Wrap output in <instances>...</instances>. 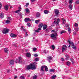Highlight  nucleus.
<instances>
[{
    "instance_id": "obj_1",
    "label": "nucleus",
    "mask_w": 79,
    "mask_h": 79,
    "mask_svg": "<svg viewBox=\"0 0 79 79\" xmlns=\"http://www.w3.org/2000/svg\"><path fill=\"white\" fill-rule=\"evenodd\" d=\"M36 67L34 64H31L29 65H27L25 67V70H29V69H35Z\"/></svg>"
},
{
    "instance_id": "obj_2",
    "label": "nucleus",
    "mask_w": 79,
    "mask_h": 79,
    "mask_svg": "<svg viewBox=\"0 0 79 79\" xmlns=\"http://www.w3.org/2000/svg\"><path fill=\"white\" fill-rule=\"evenodd\" d=\"M57 36H58V34L56 33L55 34H52L51 35V39H52L53 40H56V37Z\"/></svg>"
},
{
    "instance_id": "obj_3",
    "label": "nucleus",
    "mask_w": 79,
    "mask_h": 79,
    "mask_svg": "<svg viewBox=\"0 0 79 79\" xmlns=\"http://www.w3.org/2000/svg\"><path fill=\"white\" fill-rule=\"evenodd\" d=\"M15 62L16 63H20L21 64L22 62V58L21 57H19V60L18 59H16L15 60Z\"/></svg>"
},
{
    "instance_id": "obj_4",
    "label": "nucleus",
    "mask_w": 79,
    "mask_h": 79,
    "mask_svg": "<svg viewBox=\"0 0 79 79\" xmlns=\"http://www.w3.org/2000/svg\"><path fill=\"white\" fill-rule=\"evenodd\" d=\"M10 31V29L6 28H4L2 30V33L3 34H7Z\"/></svg>"
},
{
    "instance_id": "obj_5",
    "label": "nucleus",
    "mask_w": 79,
    "mask_h": 79,
    "mask_svg": "<svg viewBox=\"0 0 79 79\" xmlns=\"http://www.w3.org/2000/svg\"><path fill=\"white\" fill-rule=\"evenodd\" d=\"M54 20L55 21L54 22V23H55L56 26H58V24H59V23H60V19H58L56 20V19H55Z\"/></svg>"
},
{
    "instance_id": "obj_6",
    "label": "nucleus",
    "mask_w": 79,
    "mask_h": 79,
    "mask_svg": "<svg viewBox=\"0 0 79 79\" xmlns=\"http://www.w3.org/2000/svg\"><path fill=\"white\" fill-rule=\"evenodd\" d=\"M67 49V47L66 45H64L62 47V52H65L66 51V49Z\"/></svg>"
},
{
    "instance_id": "obj_7",
    "label": "nucleus",
    "mask_w": 79,
    "mask_h": 79,
    "mask_svg": "<svg viewBox=\"0 0 79 79\" xmlns=\"http://www.w3.org/2000/svg\"><path fill=\"white\" fill-rule=\"evenodd\" d=\"M10 37H12L13 38H15V37H16V35L13 34L12 33H11L10 34Z\"/></svg>"
},
{
    "instance_id": "obj_8",
    "label": "nucleus",
    "mask_w": 79,
    "mask_h": 79,
    "mask_svg": "<svg viewBox=\"0 0 79 79\" xmlns=\"http://www.w3.org/2000/svg\"><path fill=\"white\" fill-rule=\"evenodd\" d=\"M54 11L55 12V14L56 15H58V14L59 13V10H58L57 9H55L54 10Z\"/></svg>"
},
{
    "instance_id": "obj_9",
    "label": "nucleus",
    "mask_w": 79,
    "mask_h": 79,
    "mask_svg": "<svg viewBox=\"0 0 79 79\" xmlns=\"http://www.w3.org/2000/svg\"><path fill=\"white\" fill-rule=\"evenodd\" d=\"M62 24H64L66 23V19L64 18L62 19Z\"/></svg>"
},
{
    "instance_id": "obj_10",
    "label": "nucleus",
    "mask_w": 79,
    "mask_h": 79,
    "mask_svg": "<svg viewBox=\"0 0 79 79\" xmlns=\"http://www.w3.org/2000/svg\"><path fill=\"white\" fill-rule=\"evenodd\" d=\"M21 7H19L18 8L19 10H17L15 12V13H19V12H20V11H21Z\"/></svg>"
},
{
    "instance_id": "obj_11",
    "label": "nucleus",
    "mask_w": 79,
    "mask_h": 79,
    "mask_svg": "<svg viewBox=\"0 0 79 79\" xmlns=\"http://www.w3.org/2000/svg\"><path fill=\"white\" fill-rule=\"evenodd\" d=\"M48 60L49 61V62H50V60H52V57L51 56H49L47 58Z\"/></svg>"
},
{
    "instance_id": "obj_12",
    "label": "nucleus",
    "mask_w": 79,
    "mask_h": 79,
    "mask_svg": "<svg viewBox=\"0 0 79 79\" xmlns=\"http://www.w3.org/2000/svg\"><path fill=\"white\" fill-rule=\"evenodd\" d=\"M31 20L29 18H26L25 19V22H28V21H31Z\"/></svg>"
},
{
    "instance_id": "obj_13",
    "label": "nucleus",
    "mask_w": 79,
    "mask_h": 79,
    "mask_svg": "<svg viewBox=\"0 0 79 79\" xmlns=\"http://www.w3.org/2000/svg\"><path fill=\"white\" fill-rule=\"evenodd\" d=\"M71 44L72 45V48H73V49H74V50H76V47L74 46V43H71Z\"/></svg>"
},
{
    "instance_id": "obj_14",
    "label": "nucleus",
    "mask_w": 79,
    "mask_h": 79,
    "mask_svg": "<svg viewBox=\"0 0 79 79\" xmlns=\"http://www.w3.org/2000/svg\"><path fill=\"white\" fill-rule=\"evenodd\" d=\"M50 48L52 50H54L55 49V46H54V45H52L51 46Z\"/></svg>"
},
{
    "instance_id": "obj_15",
    "label": "nucleus",
    "mask_w": 79,
    "mask_h": 79,
    "mask_svg": "<svg viewBox=\"0 0 79 79\" xmlns=\"http://www.w3.org/2000/svg\"><path fill=\"white\" fill-rule=\"evenodd\" d=\"M4 52L5 53H8V49L7 48H4Z\"/></svg>"
},
{
    "instance_id": "obj_16",
    "label": "nucleus",
    "mask_w": 79,
    "mask_h": 79,
    "mask_svg": "<svg viewBox=\"0 0 79 79\" xmlns=\"http://www.w3.org/2000/svg\"><path fill=\"white\" fill-rule=\"evenodd\" d=\"M5 9L6 11H7L8 10V6L6 5L5 6Z\"/></svg>"
},
{
    "instance_id": "obj_17",
    "label": "nucleus",
    "mask_w": 79,
    "mask_h": 79,
    "mask_svg": "<svg viewBox=\"0 0 79 79\" xmlns=\"http://www.w3.org/2000/svg\"><path fill=\"white\" fill-rule=\"evenodd\" d=\"M26 55L27 56V57H30L31 56V54L29 52H27L26 54Z\"/></svg>"
},
{
    "instance_id": "obj_18",
    "label": "nucleus",
    "mask_w": 79,
    "mask_h": 79,
    "mask_svg": "<svg viewBox=\"0 0 79 79\" xmlns=\"http://www.w3.org/2000/svg\"><path fill=\"white\" fill-rule=\"evenodd\" d=\"M26 12L28 14L29 13V9L28 8H26L25 9Z\"/></svg>"
},
{
    "instance_id": "obj_19",
    "label": "nucleus",
    "mask_w": 79,
    "mask_h": 79,
    "mask_svg": "<svg viewBox=\"0 0 79 79\" xmlns=\"http://www.w3.org/2000/svg\"><path fill=\"white\" fill-rule=\"evenodd\" d=\"M47 27V26L46 25H44L43 26V29L44 30H45V29H46Z\"/></svg>"
},
{
    "instance_id": "obj_20",
    "label": "nucleus",
    "mask_w": 79,
    "mask_h": 79,
    "mask_svg": "<svg viewBox=\"0 0 79 79\" xmlns=\"http://www.w3.org/2000/svg\"><path fill=\"white\" fill-rule=\"evenodd\" d=\"M4 16H3V13H1L0 14V18H4Z\"/></svg>"
},
{
    "instance_id": "obj_21",
    "label": "nucleus",
    "mask_w": 79,
    "mask_h": 79,
    "mask_svg": "<svg viewBox=\"0 0 79 79\" xmlns=\"http://www.w3.org/2000/svg\"><path fill=\"white\" fill-rule=\"evenodd\" d=\"M68 42L69 44V48L70 47H71V43H73V42H71V41L69 40H68Z\"/></svg>"
},
{
    "instance_id": "obj_22",
    "label": "nucleus",
    "mask_w": 79,
    "mask_h": 79,
    "mask_svg": "<svg viewBox=\"0 0 79 79\" xmlns=\"http://www.w3.org/2000/svg\"><path fill=\"white\" fill-rule=\"evenodd\" d=\"M69 8L70 10H73V5L71 4L69 5Z\"/></svg>"
},
{
    "instance_id": "obj_23",
    "label": "nucleus",
    "mask_w": 79,
    "mask_h": 79,
    "mask_svg": "<svg viewBox=\"0 0 79 79\" xmlns=\"http://www.w3.org/2000/svg\"><path fill=\"white\" fill-rule=\"evenodd\" d=\"M44 68L45 69V70L46 71H48V69L47 66L44 65Z\"/></svg>"
},
{
    "instance_id": "obj_24",
    "label": "nucleus",
    "mask_w": 79,
    "mask_h": 79,
    "mask_svg": "<svg viewBox=\"0 0 79 79\" xmlns=\"http://www.w3.org/2000/svg\"><path fill=\"white\" fill-rule=\"evenodd\" d=\"M14 62L13 60H10V64H14Z\"/></svg>"
},
{
    "instance_id": "obj_25",
    "label": "nucleus",
    "mask_w": 79,
    "mask_h": 79,
    "mask_svg": "<svg viewBox=\"0 0 79 79\" xmlns=\"http://www.w3.org/2000/svg\"><path fill=\"white\" fill-rule=\"evenodd\" d=\"M68 31L69 33V34H71V28H69L68 29Z\"/></svg>"
},
{
    "instance_id": "obj_26",
    "label": "nucleus",
    "mask_w": 79,
    "mask_h": 79,
    "mask_svg": "<svg viewBox=\"0 0 79 79\" xmlns=\"http://www.w3.org/2000/svg\"><path fill=\"white\" fill-rule=\"evenodd\" d=\"M55 69H51L50 70V72H52V73H54L55 72Z\"/></svg>"
},
{
    "instance_id": "obj_27",
    "label": "nucleus",
    "mask_w": 79,
    "mask_h": 79,
    "mask_svg": "<svg viewBox=\"0 0 79 79\" xmlns=\"http://www.w3.org/2000/svg\"><path fill=\"white\" fill-rule=\"evenodd\" d=\"M44 13L45 14H48V13H49V11H48V10H44Z\"/></svg>"
},
{
    "instance_id": "obj_28",
    "label": "nucleus",
    "mask_w": 79,
    "mask_h": 79,
    "mask_svg": "<svg viewBox=\"0 0 79 79\" xmlns=\"http://www.w3.org/2000/svg\"><path fill=\"white\" fill-rule=\"evenodd\" d=\"M36 17L37 18L39 17L40 15V13L38 12L36 13Z\"/></svg>"
},
{
    "instance_id": "obj_29",
    "label": "nucleus",
    "mask_w": 79,
    "mask_h": 79,
    "mask_svg": "<svg viewBox=\"0 0 79 79\" xmlns=\"http://www.w3.org/2000/svg\"><path fill=\"white\" fill-rule=\"evenodd\" d=\"M44 65H43L41 67V69L42 71L44 72Z\"/></svg>"
},
{
    "instance_id": "obj_30",
    "label": "nucleus",
    "mask_w": 79,
    "mask_h": 79,
    "mask_svg": "<svg viewBox=\"0 0 79 79\" xmlns=\"http://www.w3.org/2000/svg\"><path fill=\"white\" fill-rule=\"evenodd\" d=\"M37 49L36 48H33V50L34 52H36L37 51Z\"/></svg>"
},
{
    "instance_id": "obj_31",
    "label": "nucleus",
    "mask_w": 79,
    "mask_h": 79,
    "mask_svg": "<svg viewBox=\"0 0 79 79\" xmlns=\"http://www.w3.org/2000/svg\"><path fill=\"white\" fill-rule=\"evenodd\" d=\"M69 4H71L73 3V0H69Z\"/></svg>"
},
{
    "instance_id": "obj_32",
    "label": "nucleus",
    "mask_w": 79,
    "mask_h": 79,
    "mask_svg": "<svg viewBox=\"0 0 79 79\" xmlns=\"http://www.w3.org/2000/svg\"><path fill=\"white\" fill-rule=\"evenodd\" d=\"M40 30H41V28H39L37 30L35 31V32H39L40 31Z\"/></svg>"
},
{
    "instance_id": "obj_33",
    "label": "nucleus",
    "mask_w": 79,
    "mask_h": 79,
    "mask_svg": "<svg viewBox=\"0 0 79 79\" xmlns=\"http://www.w3.org/2000/svg\"><path fill=\"white\" fill-rule=\"evenodd\" d=\"M10 23V20H6V24H9Z\"/></svg>"
},
{
    "instance_id": "obj_34",
    "label": "nucleus",
    "mask_w": 79,
    "mask_h": 79,
    "mask_svg": "<svg viewBox=\"0 0 79 79\" xmlns=\"http://www.w3.org/2000/svg\"><path fill=\"white\" fill-rule=\"evenodd\" d=\"M64 33H66V31H62L60 32V34H64Z\"/></svg>"
},
{
    "instance_id": "obj_35",
    "label": "nucleus",
    "mask_w": 79,
    "mask_h": 79,
    "mask_svg": "<svg viewBox=\"0 0 79 79\" xmlns=\"http://www.w3.org/2000/svg\"><path fill=\"white\" fill-rule=\"evenodd\" d=\"M39 21H40L39 20H37L35 21V22L36 23V24H38L39 23Z\"/></svg>"
},
{
    "instance_id": "obj_36",
    "label": "nucleus",
    "mask_w": 79,
    "mask_h": 79,
    "mask_svg": "<svg viewBox=\"0 0 79 79\" xmlns=\"http://www.w3.org/2000/svg\"><path fill=\"white\" fill-rule=\"evenodd\" d=\"M65 56L66 57V59H65V60H68V59L69 58V56H68V55H65Z\"/></svg>"
},
{
    "instance_id": "obj_37",
    "label": "nucleus",
    "mask_w": 79,
    "mask_h": 79,
    "mask_svg": "<svg viewBox=\"0 0 79 79\" xmlns=\"http://www.w3.org/2000/svg\"><path fill=\"white\" fill-rule=\"evenodd\" d=\"M56 75H53L52 77V79H55V78H56Z\"/></svg>"
},
{
    "instance_id": "obj_38",
    "label": "nucleus",
    "mask_w": 79,
    "mask_h": 79,
    "mask_svg": "<svg viewBox=\"0 0 79 79\" xmlns=\"http://www.w3.org/2000/svg\"><path fill=\"white\" fill-rule=\"evenodd\" d=\"M42 26H43V24L40 23V24L39 27H42Z\"/></svg>"
},
{
    "instance_id": "obj_39",
    "label": "nucleus",
    "mask_w": 79,
    "mask_h": 79,
    "mask_svg": "<svg viewBox=\"0 0 79 79\" xmlns=\"http://www.w3.org/2000/svg\"><path fill=\"white\" fill-rule=\"evenodd\" d=\"M66 64L68 66H69V65H70L71 64V63H70V62H67Z\"/></svg>"
},
{
    "instance_id": "obj_40",
    "label": "nucleus",
    "mask_w": 79,
    "mask_h": 79,
    "mask_svg": "<svg viewBox=\"0 0 79 79\" xmlns=\"http://www.w3.org/2000/svg\"><path fill=\"white\" fill-rule=\"evenodd\" d=\"M20 79H25V77H24V76H21L20 77Z\"/></svg>"
},
{
    "instance_id": "obj_41",
    "label": "nucleus",
    "mask_w": 79,
    "mask_h": 79,
    "mask_svg": "<svg viewBox=\"0 0 79 79\" xmlns=\"http://www.w3.org/2000/svg\"><path fill=\"white\" fill-rule=\"evenodd\" d=\"M37 76L35 75L33 76V79H37Z\"/></svg>"
},
{
    "instance_id": "obj_42",
    "label": "nucleus",
    "mask_w": 79,
    "mask_h": 79,
    "mask_svg": "<svg viewBox=\"0 0 79 79\" xmlns=\"http://www.w3.org/2000/svg\"><path fill=\"white\" fill-rule=\"evenodd\" d=\"M35 60L36 61H38L39 60V59L38 58H36L35 59Z\"/></svg>"
},
{
    "instance_id": "obj_43",
    "label": "nucleus",
    "mask_w": 79,
    "mask_h": 79,
    "mask_svg": "<svg viewBox=\"0 0 79 79\" xmlns=\"http://www.w3.org/2000/svg\"><path fill=\"white\" fill-rule=\"evenodd\" d=\"M71 61L73 63H74V60L73 59H70Z\"/></svg>"
},
{
    "instance_id": "obj_44",
    "label": "nucleus",
    "mask_w": 79,
    "mask_h": 79,
    "mask_svg": "<svg viewBox=\"0 0 79 79\" xmlns=\"http://www.w3.org/2000/svg\"><path fill=\"white\" fill-rule=\"evenodd\" d=\"M7 19H8L9 20V21H11L12 19H11V18L10 17H8L7 18Z\"/></svg>"
},
{
    "instance_id": "obj_45",
    "label": "nucleus",
    "mask_w": 79,
    "mask_h": 79,
    "mask_svg": "<svg viewBox=\"0 0 79 79\" xmlns=\"http://www.w3.org/2000/svg\"><path fill=\"white\" fill-rule=\"evenodd\" d=\"M74 26L75 27H78V24H77V23H75L74 24Z\"/></svg>"
},
{
    "instance_id": "obj_46",
    "label": "nucleus",
    "mask_w": 79,
    "mask_h": 79,
    "mask_svg": "<svg viewBox=\"0 0 79 79\" xmlns=\"http://www.w3.org/2000/svg\"><path fill=\"white\" fill-rule=\"evenodd\" d=\"M25 35V37H27V36H28V34H27V33L26 32Z\"/></svg>"
},
{
    "instance_id": "obj_47",
    "label": "nucleus",
    "mask_w": 79,
    "mask_h": 79,
    "mask_svg": "<svg viewBox=\"0 0 79 79\" xmlns=\"http://www.w3.org/2000/svg\"><path fill=\"white\" fill-rule=\"evenodd\" d=\"M7 72L8 73H10V70L9 69H7Z\"/></svg>"
},
{
    "instance_id": "obj_48",
    "label": "nucleus",
    "mask_w": 79,
    "mask_h": 79,
    "mask_svg": "<svg viewBox=\"0 0 79 79\" xmlns=\"http://www.w3.org/2000/svg\"><path fill=\"white\" fill-rule=\"evenodd\" d=\"M2 3L0 2V9H1V8H2Z\"/></svg>"
},
{
    "instance_id": "obj_49",
    "label": "nucleus",
    "mask_w": 79,
    "mask_h": 79,
    "mask_svg": "<svg viewBox=\"0 0 79 79\" xmlns=\"http://www.w3.org/2000/svg\"><path fill=\"white\" fill-rule=\"evenodd\" d=\"M29 5V3H27L25 5V6H26L27 7L28 6V5Z\"/></svg>"
},
{
    "instance_id": "obj_50",
    "label": "nucleus",
    "mask_w": 79,
    "mask_h": 79,
    "mask_svg": "<svg viewBox=\"0 0 79 79\" xmlns=\"http://www.w3.org/2000/svg\"><path fill=\"white\" fill-rule=\"evenodd\" d=\"M21 28L22 30H23V29H24L23 27V26H22L21 27Z\"/></svg>"
},
{
    "instance_id": "obj_51",
    "label": "nucleus",
    "mask_w": 79,
    "mask_h": 79,
    "mask_svg": "<svg viewBox=\"0 0 79 79\" xmlns=\"http://www.w3.org/2000/svg\"><path fill=\"white\" fill-rule=\"evenodd\" d=\"M30 25H31V24H30V23H28L27 24V26H28L29 27V26H30Z\"/></svg>"
},
{
    "instance_id": "obj_52",
    "label": "nucleus",
    "mask_w": 79,
    "mask_h": 79,
    "mask_svg": "<svg viewBox=\"0 0 79 79\" xmlns=\"http://www.w3.org/2000/svg\"><path fill=\"white\" fill-rule=\"evenodd\" d=\"M19 15L21 17V16H22V13H20L19 14Z\"/></svg>"
},
{
    "instance_id": "obj_53",
    "label": "nucleus",
    "mask_w": 79,
    "mask_h": 79,
    "mask_svg": "<svg viewBox=\"0 0 79 79\" xmlns=\"http://www.w3.org/2000/svg\"><path fill=\"white\" fill-rule=\"evenodd\" d=\"M31 2H34L35 0H31Z\"/></svg>"
},
{
    "instance_id": "obj_54",
    "label": "nucleus",
    "mask_w": 79,
    "mask_h": 79,
    "mask_svg": "<svg viewBox=\"0 0 79 79\" xmlns=\"http://www.w3.org/2000/svg\"><path fill=\"white\" fill-rule=\"evenodd\" d=\"M52 32H55V30H53L51 31Z\"/></svg>"
},
{
    "instance_id": "obj_55",
    "label": "nucleus",
    "mask_w": 79,
    "mask_h": 79,
    "mask_svg": "<svg viewBox=\"0 0 79 79\" xmlns=\"http://www.w3.org/2000/svg\"><path fill=\"white\" fill-rule=\"evenodd\" d=\"M23 30V31H24V32H26V30L25 29H24V28Z\"/></svg>"
},
{
    "instance_id": "obj_56",
    "label": "nucleus",
    "mask_w": 79,
    "mask_h": 79,
    "mask_svg": "<svg viewBox=\"0 0 79 79\" xmlns=\"http://www.w3.org/2000/svg\"><path fill=\"white\" fill-rule=\"evenodd\" d=\"M73 34L74 35H76V32H73Z\"/></svg>"
},
{
    "instance_id": "obj_57",
    "label": "nucleus",
    "mask_w": 79,
    "mask_h": 79,
    "mask_svg": "<svg viewBox=\"0 0 79 79\" xmlns=\"http://www.w3.org/2000/svg\"><path fill=\"white\" fill-rule=\"evenodd\" d=\"M34 56H35V57H37V56H38V55H37V54H35L34 55Z\"/></svg>"
},
{
    "instance_id": "obj_58",
    "label": "nucleus",
    "mask_w": 79,
    "mask_h": 79,
    "mask_svg": "<svg viewBox=\"0 0 79 79\" xmlns=\"http://www.w3.org/2000/svg\"><path fill=\"white\" fill-rule=\"evenodd\" d=\"M37 64V62H35L33 63V64Z\"/></svg>"
},
{
    "instance_id": "obj_59",
    "label": "nucleus",
    "mask_w": 79,
    "mask_h": 79,
    "mask_svg": "<svg viewBox=\"0 0 79 79\" xmlns=\"http://www.w3.org/2000/svg\"><path fill=\"white\" fill-rule=\"evenodd\" d=\"M77 3L78 4L79 3V1H77Z\"/></svg>"
},
{
    "instance_id": "obj_60",
    "label": "nucleus",
    "mask_w": 79,
    "mask_h": 79,
    "mask_svg": "<svg viewBox=\"0 0 79 79\" xmlns=\"http://www.w3.org/2000/svg\"><path fill=\"white\" fill-rule=\"evenodd\" d=\"M17 78V76H15L14 77V79H16Z\"/></svg>"
},
{
    "instance_id": "obj_61",
    "label": "nucleus",
    "mask_w": 79,
    "mask_h": 79,
    "mask_svg": "<svg viewBox=\"0 0 79 79\" xmlns=\"http://www.w3.org/2000/svg\"><path fill=\"white\" fill-rule=\"evenodd\" d=\"M25 51H26V52H28V50H27V49H26L25 50Z\"/></svg>"
},
{
    "instance_id": "obj_62",
    "label": "nucleus",
    "mask_w": 79,
    "mask_h": 79,
    "mask_svg": "<svg viewBox=\"0 0 79 79\" xmlns=\"http://www.w3.org/2000/svg\"><path fill=\"white\" fill-rule=\"evenodd\" d=\"M61 60L62 61H64V59L63 58H62Z\"/></svg>"
},
{
    "instance_id": "obj_63",
    "label": "nucleus",
    "mask_w": 79,
    "mask_h": 79,
    "mask_svg": "<svg viewBox=\"0 0 79 79\" xmlns=\"http://www.w3.org/2000/svg\"><path fill=\"white\" fill-rule=\"evenodd\" d=\"M44 53H46V52H46V50H44Z\"/></svg>"
},
{
    "instance_id": "obj_64",
    "label": "nucleus",
    "mask_w": 79,
    "mask_h": 79,
    "mask_svg": "<svg viewBox=\"0 0 79 79\" xmlns=\"http://www.w3.org/2000/svg\"><path fill=\"white\" fill-rule=\"evenodd\" d=\"M15 71H17V69H15Z\"/></svg>"
}]
</instances>
